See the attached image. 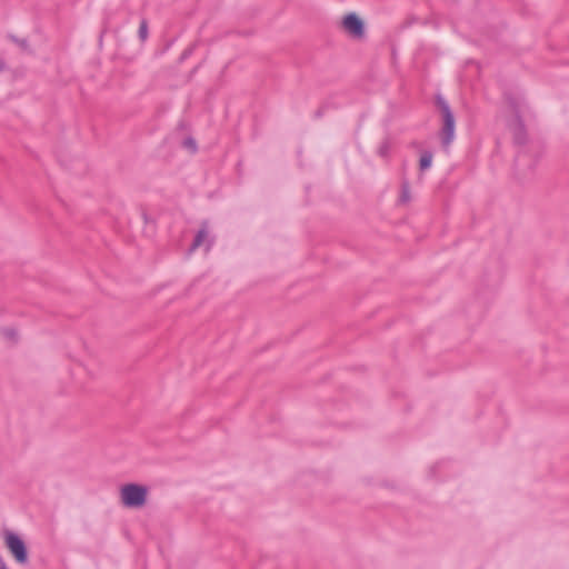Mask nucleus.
I'll list each match as a JSON object with an SVG mask.
<instances>
[{
	"label": "nucleus",
	"mask_w": 569,
	"mask_h": 569,
	"mask_svg": "<svg viewBox=\"0 0 569 569\" xmlns=\"http://www.w3.org/2000/svg\"><path fill=\"white\" fill-rule=\"evenodd\" d=\"M520 109L515 107V117L509 122V128L512 130L516 143L522 144L526 141V130L523 123L519 118Z\"/></svg>",
	"instance_id": "5"
},
{
	"label": "nucleus",
	"mask_w": 569,
	"mask_h": 569,
	"mask_svg": "<svg viewBox=\"0 0 569 569\" xmlns=\"http://www.w3.org/2000/svg\"><path fill=\"white\" fill-rule=\"evenodd\" d=\"M183 146L186 148H188L191 152H196L197 151V143H196V140L192 139V138H187L184 141H183Z\"/></svg>",
	"instance_id": "11"
},
{
	"label": "nucleus",
	"mask_w": 569,
	"mask_h": 569,
	"mask_svg": "<svg viewBox=\"0 0 569 569\" xmlns=\"http://www.w3.org/2000/svg\"><path fill=\"white\" fill-rule=\"evenodd\" d=\"M1 332L8 340H14L17 337V332L13 328H3Z\"/></svg>",
	"instance_id": "10"
},
{
	"label": "nucleus",
	"mask_w": 569,
	"mask_h": 569,
	"mask_svg": "<svg viewBox=\"0 0 569 569\" xmlns=\"http://www.w3.org/2000/svg\"><path fill=\"white\" fill-rule=\"evenodd\" d=\"M212 239L209 238L208 231L206 227H202L196 234L193 242L190 247V251H194L196 249L204 246L206 251H209V249L212 246Z\"/></svg>",
	"instance_id": "6"
},
{
	"label": "nucleus",
	"mask_w": 569,
	"mask_h": 569,
	"mask_svg": "<svg viewBox=\"0 0 569 569\" xmlns=\"http://www.w3.org/2000/svg\"><path fill=\"white\" fill-rule=\"evenodd\" d=\"M139 38L141 41H144L148 37V23L146 20H142L140 22L139 31H138Z\"/></svg>",
	"instance_id": "8"
},
{
	"label": "nucleus",
	"mask_w": 569,
	"mask_h": 569,
	"mask_svg": "<svg viewBox=\"0 0 569 569\" xmlns=\"http://www.w3.org/2000/svg\"><path fill=\"white\" fill-rule=\"evenodd\" d=\"M432 163V153L428 150L423 151L420 156L419 167L420 170H427L431 167Z\"/></svg>",
	"instance_id": "7"
},
{
	"label": "nucleus",
	"mask_w": 569,
	"mask_h": 569,
	"mask_svg": "<svg viewBox=\"0 0 569 569\" xmlns=\"http://www.w3.org/2000/svg\"><path fill=\"white\" fill-rule=\"evenodd\" d=\"M379 153L382 156V157H386L388 154V144H382L380 148H379Z\"/></svg>",
	"instance_id": "12"
},
{
	"label": "nucleus",
	"mask_w": 569,
	"mask_h": 569,
	"mask_svg": "<svg viewBox=\"0 0 569 569\" xmlns=\"http://www.w3.org/2000/svg\"><path fill=\"white\" fill-rule=\"evenodd\" d=\"M3 66H4V64H3L2 60L0 59V70H2V69H3Z\"/></svg>",
	"instance_id": "14"
},
{
	"label": "nucleus",
	"mask_w": 569,
	"mask_h": 569,
	"mask_svg": "<svg viewBox=\"0 0 569 569\" xmlns=\"http://www.w3.org/2000/svg\"><path fill=\"white\" fill-rule=\"evenodd\" d=\"M438 104L442 113V128L440 131L441 144L448 149L455 139L456 121L453 113L445 99L438 97Z\"/></svg>",
	"instance_id": "1"
},
{
	"label": "nucleus",
	"mask_w": 569,
	"mask_h": 569,
	"mask_svg": "<svg viewBox=\"0 0 569 569\" xmlns=\"http://www.w3.org/2000/svg\"><path fill=\"white\" fill-rule=\"evenodd\" d=\"M409 199H410L409 186H408V183H403L402 190H401V196H400V201L406 203L409 201Z\"/></svg>",
	"instance_id": "9"
},
{
	"label": "nucleus",
	"mask_w": 569,
	"mask_h": 569,
	"mask_svg": "<svg viewBox=\"0 0 569 569\" xmlns=\"http://www.w3.org/2000/svg\"><path fill=\"white\" fill-rule=\"evenodd\" d=\"M2 538L14 560L20 565H26L28 562V550L22 538L8 529L3 530Z\"/></svg>",
	"instance_id": "3"
},
{
	"label": "nucleus",
	"mask_w": 569,
	"mask_h": 569,
	"mask_svg": "<svg viewBox=\"0 0 569 569\" xmlns=\"http://www.w3.org/2000/svg\"><path fill=\"white\" fill-rule=\"evenodd\" d=\"M147 487L137 483L123 485L120 489L121 502L128 508H140L146 503Z\"/></svg>",
	"instance_id": "2"
},
{
	"label": "nucleus",
	"mask_w": 569,
	"mask_h": 569,
	"mask_svg": "<svg viewBox=\"0 0 569 569\" xmlns=\"http://www.w3.org/2000/svg\"><path fill=\"white\" fill-rule=\"evenodd\" d=\"M343 28L353 37L360 38L365 33L363 22L356 13H349L342 21Z\"/></svg>",
	"instance_id": "4"
},
{
	"label": "nucleus",
	"mask_w": 569,
	"mask_h": 569,
	"mask_svg": "<svg viewBox=\"0 0 569 569\" xmlns=\"http://www.w3.org/2000/svg\"><path fill=\"white\" fill-rule=\"evenodd\" d=\"M525 162V154H519L517 157V163L520 164V163H523Z\"/></svg>",
	"instance_id": "13"
}]
</instances>
